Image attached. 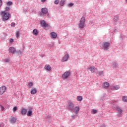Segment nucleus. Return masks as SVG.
Instances as JSON below:
<instances>
[{"instance_id": "6", "label": "nucleus", "mask_w": 127, "mask_h": 127, "mask_svg": "<svg viewBox=\"0 0 127 127\" xmlns=\"http://www.w3.org/2000/svg\"><path fill=\"white\" fill-rule=\"evenodd\" d=\"M70 74L71 72L70 71H66L63 74L62 77L64 79H67L70 76Z\"/></svg>"}, {"instance_id": "28", "label": "nucleus", "mask_w": 127, "mask_h": 127, "mask_svg": "<svg viewBox=\"0 0 127 127\" xmlns=\"http://www.w3.org/2000/svg\"><path fill=\"white\" fill-rule=\"evenodd\" d=\"M97 74H98L99 76H102V75L104 74V71H98L97 72Z\"/></svg>"}, {"instance_id": "12", "label": "nucleus", "mask_w": 127, "mask_h": 127, "mask_svg": "<svg viewBox=\"0 0 127 127\" xmlns=\"http://www.w3.org/2000/svg\"><path fill=\"white\" fill-rule=\"evenodd\" d=\"M120 88H121V87L120 86V85H114L111 87V89L112 90H119Z\"/></svg>"}, {"instance_id": "15", "label": "nucleus", "mask_w": 127, "mask_h": 127, "mask_svg": "<svg viewBox=\"0 0 127 127\" xmlns=\"http://www.w3.org/2000/svg\"><path fill=\"white\" fill-rule=\"evenodd\" d=\"M50 35L51 38H56L57 37V34L54 32L51 33Z\"/></svg>"}, {"instance_id": "40", "label": "nucleus", "mask_w": 127, "mask_h": 127, "mask_svg": "<svg viewBox=\"0 0 127 127\" xmlns=\"http://www.w3.org/2000/svg\"><path fill=\"white\" fill-rule=\"evenodd\" d=\"M4 62H9V59H5V60H4Z\"/></svg>"}, {"instance_id": "21", "label": "nucleus", "mask_w": 127, "mask_h": 127, "mask_svg": "<svg viewBox=\"0 0 127 127\" xmlns=\"http://www.w3.org/2000/svg\"><path fill=\"white\" fill-rule=\"evenodd\" d=\"M27 115L28 117H30L32 116V111L31 110L28 111Z\"/></svg>"}, {"instance_id": "39", "label": "nucleus", "mask_w": 127, "mask_h": 127, "mask_svg": "<svg viewBox=\"0 0 127 127\" xmlns=\"http://www.w3.org/2000/svg\"><path fill=\"white\" fill-rule=\"evenodd\" d=\"M2 5V0H0V7Z\"/></svg>"}, {"instance_id": "25", "label": "nucleus", "mask_w": 127, "mask_h": 127, "mask_svg": "<svg viewBox=\"0 0 127 127\" xmlns=\"http://www.w3.org/2000/svg\"><path fill=\"white\" fill-rule=\"evenodd\" d=\"M33 34H34V35H38V32L37 31V29H34L33 31Z\"/></svg>"}, {"instance_id": "13", "label": "nucleus", "mask_w": 127, "mask_h": 127, "mask_svg": "<svg viewBox=\"0 0 127 127\" xmlns=\"http://www.w3.org/2000/svg\"><path fill=\"white\" fill-rule=\"evenodd\" d=\"M110 86V83L107 82H105L103 83V87L104 88V89H107V88H109V86Z\"/></svg>"}, {"instance_id": "37", "label": "nucleus", "mask_w": 127, "mask_h": 127, "mask_svg": "<svg viewBox=\"0 0 127 127\" xmlns=\"http://www.w3.org/2000/svg\"><path fill=\"white\" fill-rule=\"evenodd\" d=\"M1 111H4V107L1 105H0Z\"/></svg>"}, {"instance_id": "1", "label": "nucleus", "mask_w": 127, "mask_h": 127, "mask_svg": "<svg viewBox=\"0 0 127 127\" xmlns=\"http://www.w3.org/2000/svg\"><path fill=\"white\" fill-rule=\"evenodd\" d=\"M0 14L2 16V19L3 21L5 20H8L9 19V15H10L9 13L5 12V11H1Z\"/></svg>"}, {"instance_id": "8", "label": "nucleus", "mask_w": 127, "mask_h": 127, "mask_svg": "<svg viewBox=\"0 0 127 127\" xmlns=\"http://www.w3.org/2000/svg\"><path fill=\"white\" fill-rule=\"evenodd\" d=\"M69 58V54H66L64 57H63L62 59V62H66L68 61V59Z\"/></svg>"}, {"instance_id": "23", "label": "nucleus", "mask_w": 127, "mask_h": 127, "mask_svg": "<svg viewBox=\"0 0 127 127\" xmlns=\"http://www.w3.org/2000/svg\"><path fill=\"white\" fill-rule=\"evenodd\" d=\"M117 111L120 113V114H122L123 113V110L120 108V107H116Z\"/></svg>"}, {"instance_id": "45", "label": "nucleus", "mask_w": 127, "mask_h": 127, "mask_svg": "<svg viewBox=\"0 0 127 127\" xmlns=\"http://www.w3.org/2000/svg\"><path fill=\"white\" fill-rule=\"evenodd\" d=\"M0 127H3L2 125L0 124Z\"/></svg>"}, {"instance_id": "11", "label": "nucleus", "mask_w": 127, "mask_h": 127, "mask_svg": "<svg viewBox=\"0 0 127 127\" xmlns=\"http://www.w3.org/2000/svg\"><path fill=\"white\" fill-rule=\"evenodd\" d=\"M16 51V50L14 47H10L9 49V52L10 53H12L13 54L14 53H15Z\"/></svg>"}, {"instance_id": "26", "label": "nucleus", "mask_w": 127, "mask_h": 127, "mask_svg": "<svg viewBox=\"0 0 127 127\" xmlns=\"http://www.w3.org/2000/svg\"><path fill=\"white\" fill-rule=\"evenodd\" d=\"M15 36L17 38H18L19 36V30L16 31L15 32Z\"/></svg>"}, {"instance_id": "34", "label": "nucleus", "mask_w": 127, "mask_h": 127, "mask_svg": "<svg viewBox=\"0 0 127 127\" xmlns=\"http://www.w3.org/2000/svg\"><path fill=\"white\" fill-rule=\"evenodd\" d=\"M7 5H11V4H12V1H8L7 3Z\"/></svg>"}, {"instance_id": "36", "label": "nucleus", "mask_w": 127, "mask_h": 127, "mask_svg": "<svg viewBox=\"0 0 127 127\" xmlns=\"http://www.w3.org/2000/svg\"><path fill=\"white\" fill-rule=\"evenodd\" d=\"M1 39H2V40H3V39H5V36H4V35L1 36Z\"/></svg>"}, {"instance_id": "29", "label": "nucleus", "mask_w": 127, "mask_h": 127, "mask_svg": "<svg viewBox=\"0 0 127 127\" xmlns=\"http://www.w3.org/2000/svg\"><path fill=\"white\" fill-rule=\"evenodd\" d=\"M118 20H119V17H118V16H116L114 18V21L115 22H117Z\"/></svg>"}, {"instance_id": "7", "label": "nucleus", "mask_w": 127, "mask_h": 127, "mask_svg": "<svg viewBox=\"0 0 127 127\" xmlns=\"http://www.w3.org/2000/svg\"><path fill=\"white\" fill-rule=\"evenodd\" d=\"M41 12L40 13V16H42V14L44 15V14H46V13H48V9L46 8H42L41 9Z\"/></svg>"}, {"instance_id": "30", "label": "nucleus", "mask_w": 127, "mask_h": 127, "mask_svg": "<svg viewBox=\"0 0 127 127\" xmlns=\"http://www.w3.org/2000/svg\"><path fill=\"white\" fill-rule=\"evenodd\" d=\"M91 113H92V114H97V113H98V111L96 110L92 109L91 111Z\"/></svg>"}, {"instance_id": "33", "label": "nucleus", "mask_w": 127, "mask_h": 127, "mask_svg": "<svg viewBox=\"0 0 127 127\" xmlns=\"http://www.w3.org/2000/svg\"><path fill=\"white\" fill-rule=\"evenodd\" d=\"M17 107L16 106H15L13 108V112H15L16 111H17Z\"/></svg>"}, {"instance_id": "27", "label": "nucleus", "mask_w": 127, "mask_h": 127, "mask_svg": "<svg viewBox=\"0 0 127 127\" xmlns=\"http://www.w3.org/2000/svg\"><path fill=\"white\" fill-rule=\"evenodd\" d=\"M32 86H33V83L29 82L28 83V85H27V87H32Z\"/></svg>"}, {"instance_id": "5", "label": "nucleus", "mask_w": 127, "mask_h": 127, "mask_svg": "<svg viewBox=\"0 0 127 127\" xmlns=\"http://www.w3.org/2000/svg\"><path fill=\"white\" fill-rule=\"evenodd\" d=\"M6 87L3 86L0 87V95H3L5 92H6Z\"/></svg>"}, {"instance_id": "20", "label": "nucleus", "mask_w": 127, "mask_h": 127, "mask_svg": "<svg viewBox=\"0 0 127 127\" xmlns=\"http://www.w3.org/2000/svg\"><path fill=\"white\" fill-rule=\"evenodd\" d=\"M122 100L125 103H127V96H123Z\"/></svg>"}, {"instance_id": "18", "label": "nucleus", "mask_w": 127, "mask_h": 127, "mask_svg": "<svg viewBox=\"0 0 127 127\" xmlns=\"http://www.w3.org/2000/svg\"><path fill=\"white\" fill-rule=\"evenodd\" d=\"M95 66H90L89 68V70H90V71H91V72L92 73H94V72H95Z\"/></svg>"}, {"instance_id": "10", "label": "nucleus", "mask_w": 127, "mask_h": 127, "mask_svg": "<svg viewBox=\"0 0 127 127\" xmlns=\"http://www.w3.org/2000/svg\"><path fill=\"white\" fill-rule=\"evenodd\" d=\"M40 23L41 25H42L44 27H48V24L46 23L45 21H44V20H41Z\"/></svg>"}, {"instance_id": "2", "label": "nucleus", "mask_w": 127, "mask_h": 127, "mask_svg": "<svg viewBox=\"0 0 127 127\" xmlns=\"http://www.w3.org/2000/svg\"><path fill=\"white\" fill-rule=\"evenodd\" d=\"M85 21L86 19H85V17L83 16L79 21V23L78 24V27L80 29L84 28V27H85Z\"/></svg>"}, {"instance_id": "44", "label": "nucleus", "mask_w": 127, "mask_h": 127, "mask_svg": "<svg viewBox=\"0 0 127 127\" xmlns=\"http://www.w3.org/2000/svg\"><path fill=\"white\" fill-rule=\"evenodd\" d=\"M113 65L114 66H116V65H117V63H113Z\"/></svg>"}, {"instance_id": "35", "label": "nucleus", "mask_w": 127, "mask_h": 127, "mask_svg": "<svg viewBox=\"0 0 127 127\" xmlns=\"http://www.w3.org/2000/svg\"><path fill=\"white\" fill-rule=\"evenodd\" d=\"M59 0H56L55 1V3L56 4H58V3H59Z\"/></svg>"}, {"instance_id": "14", "label": "nucleus", "mask_w": 127, "mask_h": 127, "mask_svg": "<svg viewBox=\"0 0 127 127\" xmlns=\"http://www.w3.org/2000/svg\"><path fill=\"white\" fill-rule=\"evenodd\" d=\"M30 93H31V95H35V94L36 93H37V90L36 89V88H33L31 90Z\"/></svg>"}, {"instance_id": "24", "label": "nucleus", "mask_w": 127, "mask_h": 127, "mask_svg": "<svg viewBox=\"0 0 127 127\" xmlns=\"http://www.w3.org/2000/svg\"><path fill=\"white\" fill-rule=\"evenodd\" d=\"M60 4L61 6H63L64 4H65V0H61L60 2Z\"/></svg>"}, {"instance_id": "43", "label": "nucleus", "mask_w": 127, "mask_h": 127, "mask_svg": "<svg viewBox=\"0 0 127 127\" xmlns=\"http://www.w3.org/2000/svg\"><path fill=\"white\" fill-rule=\"evenodd\" d=\"M71 118L72 119H75V116L72 115V116H71Z\"/></svg>"}, {"instance_id": "3", "label": "nucleus", "mask_w": 127, "mask_h": 127, "mask_svg": "<svg viewBox=\"0 0 127 127\" xmlns=\"http://www.w3.org/2000/svg\"><path fill=\"white\" fill-rule=\"evenodd\" d=\"M74 108H75V105L72 101H69L66 105V109L70 110V111H74Z\"/></svg>"}, {"instance_id": "38", "label": "nucleus", "mask_w": 127, "mask_h": 127, "mask_svg": "<svg viewBox=\"0 0 127 127\" xmlns=\"http://www.w3.org/2000/svg\"><path fill=\"white\" fill-rule=\"evenodd\" d=\"M14 25H15V23H12L11 24V26H12V27H14Z\"/></svg>"}, {"instance_id": "9", "label": "nucleus", "mask_w": 127, "mask_h": 127, "mask_svg": "<svg viewBox=\"0 0 127 127\" xmlns=\"http://www.w3.org/2000/svg\"><path fill=\"white\" fill-rule=\"evenodd\" d=\"M20 113L22 116H25V115H26V113H27V110L24 108H22L21 109Z\"/></svg>"}, {"instance_id": "17", "label": "nucleus", "mask_w": 127, "mask_h": 127, "mask_svg": "<svg viewBox=\"0 0 127 127\" xmlns=\"http://www.w3.org/2000/svg\"><path fill=\"white\" fill-rule=\"evenodd\" d=\"M45 68L46 70H47L48 71H51V66L49 65H46Z\"/></svg>"}, {"instance_id": "42", "label": "nucleus", "mask_w": 127, "mask_h": 127, "mask_svg": "<svg viewBox=\"0 0 127 127\" xmlns=\"http://www.w3.org/2000/svg\"><path fill=\"white\" fill-rule=\"evenodd\" d=\"M46 0H41V1L42 2H45Z\"/></svg>"}, {"instance_id": "32", "label": "nucleus", "mask_w": 127, "mask_h": 127, "mask_svg": "<svg viewBox=\"0 0 127 127\" xmlns=\"http://www.w3.org/2000/svg\"><path fill=\"white\" fill-rule=\"evenodd\" d=\"M73 5H74V4L72 3H70L68 4V7H71V6H73Z\"/></svg>"}, {"instance_id": "16", "label": "nucleus", "mask_w": 127, "mask_h": 127, "mask_svg": "<svg viewBox=\"0 0 127 127\" xmlns=\"http://www.w3.org/2000/svg\"><path fill=\"white\" fill-rule=\"evenodd\" d=\"M79 111H80V108L78 106H76L74 108V114H76L77 115V114L79 113Z\"/></svg>"}, {"instance_id": "4", "label": "nucleus", "mask_w": 127, "mask_h": 127, "mask_svg": "<svg viewBox=\"0 0 127 127\" xmlns=\"http://www.w3.org/2000/svg\"><path fill=\"white\" fill-rule=\"evenodd\" d=\"M102 46L104 48V50L107 51L109 49V47H110V43L109 42H103L102 44Z\"/></svg>"}, {"instance_id": "19", "label": "nucleus", "mask_w": 127, "mask_h": 127, "mask_svg": "<svg viewBox=\"0 0 127 127\" xmlns=\"http://www.w3.org/2000/svg\"><path fill=\"white\" fill-rule=\"evenodd\" d=\"M76 100L78 102H81V101L83 100V97L81 96H78L76 98Z\"/></svg>"}, {"instance_id": "31", "label": "nucleus", "mask_w": 127, "mask_h": 127, "mask_svg": "<svg viewBox=\"0 0 127 127\" xmlns=\"http://www.w3.org/2000/svg\"><path fill=\"white\" fill-rule=\"evenodd\" d=\"M9 9H10V7H9V6H6L5 8V10L6 11H8L9 10Z\"/></svg>"}, {"instance_id": "41", "label": "nucleus", "mask_w": 127, "mask_h": 127, "mask_svg": "<svg viewBox=\"0 0 127 127\" xmlns=\"http://www.w3.org/2000/svg\"><path fill=\"white\" fill-rule=\"evenodd\" d=\"M9 41H10V42H13V39H10Z\"/></svg>"}, {"instance_id": "22", "label": "nucleus", "mask_w": 127, "mask_h": 127, "mask_svg": "<svg viewBox=\"0 0 127 127\" xmlns=\"http://www.w3.org/2000/svg\"><path fill=\"white\" fill-rule=\"evenodd\" d=\"M11 122L13 123V124H14V123H16V118H15V117L12 118L11 119Z\"/></svg>"}]
</instances>
